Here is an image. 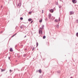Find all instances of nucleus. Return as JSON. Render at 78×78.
Returning <instances> with one entry per match:
<instances>
[{"label": "nucleus", "mask_w": 78, "mask_h": 78, "mask_svg": "<svg viewBox=\"0 0 78 78\" xmlns=\"http://www.w3.org/2000/svg\"><path fill=\"white\" fill-rule=\"evenodd\" d=\"M58 21L59 22L60 21H61V20L60 19V18H58Z\"/></svg>", "instance_id": "nucleus-22"}, {"label": "nucleus", "mask_w": 78, "mask_h": 78, "mask_svg": "<svg viewBox=\"0 0 78 78\" xmlns=\"http://www.w3.org/2000/svg\"><path fill=\"white\" fill-rule=\"evenodd\" d=\"M34 47L32 49V51H33V50H34Z\"/></svg>", "instance_id": "nucleus-27"}, {"label": "nucleus", "mask_w": 78, "mask_h": 78, "mask_svg": "<svg viewBox=\"0 0 78 78\" xmlns=\"http://www.w3.org/2000/svg\"><path fill=\"white\" fill-rule=\"evenodd\" d=\"M60 2H63V1H62V0H60Z\"/></svg>", "instance_id": "nucleus-35"}, {"label": "nucleus", "mask_w": 78, "mask_h": 78, "mask_svg": "<svg viewBox=\"0 0 78 78\" xmlns=\"http://www.w3.org/2000/svg\"><path fill=\"white\" fill-rule=\"evenodd\" d=\"M23 69H24V68H23Z\"/></svg>", "instance_id": "nucleus-44"}, {"label": "nucleus", "mask_w": 78, "mask_h": 78, "mask_svg": "<svg viewBox=\"0 0 78 78\" xmlns=\"http://www.w3.org/2000/svg\"><path fill=\"white\" fill-rule=\"evenodd\" d=\"M17 47V45H16L15 46V47L16 48Z\"/></svg>", "instance_id": "nucleus-30"}, {"label": "nucleus", "mask_w": 78, "mask_h": 78, "mask_svg": "<svg viewBox=\"0 0 78 78\" xmlns=\"http://www.w3.org/2000/svg\"><path fill=\"white\" fill-rule=\"evenodd\" d=\"M76 36H77V37H78V32L76 33Z\"/></svg>", "instance_id": "nucleus-20"}, {"label": "nucleus", "mask_w": 78, "mask_h": 78, "mask_svg": "<svg viewBox=\"0 0 78 78\" xmlns=\"http://www.w3.org/2000/svg\"><path fill=\"white\" fill-rule=\"evenodd\" d=\"M32 20V19L31 18H30L28 20V21H29V22H30V21H31Z\"/></svg>", "instance_id": "nucleus-7"}, {"label": "nucleus", "mask_w": 78, "mask_h": 78, "mask_svg": "<svg viewBox=\"0 0 78 78\" xmlns=\"http://www.w3.org/2000/svg\"><path fill=\"white\" fill-rule=\"evenodd\" d=\"M76 21L77 23H78V20H76Z\"/></svg>", "instance_id": "nucleus-25"}, {"label": "nucleus", "mask_w": 78, "mask_h": 78, "mask_svg": "<svg viewBox=\"0 0 78 78\" xmlns=\"http://www.w3.org/2000/svg\"><path fill=\"white\" fill-rule=\"evenodd\" d=\"M73 14V12L72 11H70V15H72Z\"/></svg>", "instance_id": "nucleus-8"}, {"label": "nucleus", "mask_w": 78, "mask_h": 78, "mask_svg": "<svg viewBox=\"0 0 78 78\" xmlns=\"http://www.w3.org/2000/svg\"><path fill=\"white\" fill-rule=\"evenodd\" d=\"M21 6V3H19V4H18V6Z\"/></svg>", "instance_id": "nucleus-9"}, {"label": "nucleus", "mask_w": 78, "mask_h": 78, "mask_svg": "<svg viewBox=\"0 0 78 78\" xmlns=\"http://www.w3.org/2000/svg\"><path fill=\"white\" fill-rule=\"evenodd\" d=\"M41 27H42V28H44V25H42Z\"/></svg>", "instance_id": "nucleus-23"}, {"label": "nucleus", "mask_w": 78, "mask_h": 78, "mask_svg": "<svg viewBox=\"0 0 78 78\" xmlns=\"http://www.w3.org/2000/svg\"><path fill=\"white\" fill-rule=\"evenodd\" d=\"M5 69H1V72H4V71H5Z\"/></svg>", "instance_id": "nucleus-11"}, {"label": "nucleus", "mask_w": 78, "mask_h": 78, "mask_svg": "<svg viewBox=\"0 0 78 78\" xmlns=\"http://www.w3.org/2000/svg\"><path fill=\"white\" fill-rule=\"evenodd\" d=\"M38 72L40 73H42V71L41 70V69H40L38 70Z\"/></svg>", "instance_id": "nucleus-4"}, {"label": "nucleus", "mask_w": 78, "mask_h": 78, "mask_svg": "<svg viewBox=\"0 0 78 78\" xmlns=\"http://www.w3.org/2000/svg\"><path fill=\"white\" fill-rule=\"evenodd\" d=\"M9 60L10 59V57H9Z\"/></svg>", "instance_id": "nucleus-36"}, {"label": "nucleus", "mask_w": 78, "mask_h": 78, "mask_svg": "<svg viewBox=\"0 0 78 78\" xmlns=\"http://www.w3.org/2000/svg\"><path fill=\"white\" fill-rule=\"evenodd\" d=\"M20 20H23V18L22 17H21L20 18Z\"/></svg>", "instance_id": "nucleus-18"}, {"label": "nucleus", "mask_w": 78, "mask_h": 78, "mask_svg": "<svg viewBox=\"0 0 78 78\" xmlns=\"http://www.w3.org/2000/svg\"><path fill=\"white\" fill-rule=\"evenodd\" d=\"M53 9H54V10H55L56 9H55V8L54 7V8Z\"/></svg>", "instance_id": "nucleus-34"}, {"label": "nucleus", "mask_w": 78, "mask_h": 78, "mask_svg": "<svg viewBox=\"0 0 78 78\" xmlns=\"http://www.w3.org/2000/svg\"><path fill=\"white\" fill-rule=\"evenodd\" d=\"M22 46H23V45H22Z\"/></svg>", "instance_id": "nucleus-45"}, {"label": "nucleus", "mask_w": 78, "mask_h": 78, "mask_svg": "<svg viewBox=\"0 0 78 78\" xmlns=\"http://www.w3.org/2000/svg\"><path fill=\"white\" fill-rule=\"evenodd\" d=\"M16 34H17V33H16V34H14L12 36V37H14V36H16Z\"/></svg>", "instance_id": "nucleus-12"}, {"label": "nucleus", "mask_w": 78, "mask_h": 78, "mask_svg": "<svg viewBox=\"0 0 78 78\" xmlns=\"http://www.w3.org/2000/svg\"><path fill=\"white\" fill-rule=\"evenodd\" d=\"M51 14H49L48 15V17H49V19H51Z\"/></svg>", "instance_id": "nucleus-5"}, {"label": "nucleus", "mask_w": 78, "mask_h": 78, "mask_svg": "<svg viewBox=\"0 0 78 78\" xmlns=\"http://www.w3.org/2000/svg\"><path fill=\"white\" fill-rule=\"evenodd\" d=\"M58 7L59 8H62L61 5H59Z\"/></svg>", "instance_id": "nucleus-17"}, {"label": "nucleus", "mask_w": 78, "mask_h": 78, "mask_svg": "<svg viewBox=\"0 0 78 78\" xmlns=\"http://www.w3.org/2000/svg\"><path fill=\"white\" fill-rule=\"evenodd\" d=\"M42 12V13H44V12Z\"/></svg>", "instance_id": "nucleus-43"}, {"label": "nucleus", "mask_w": 78, "mask_h": 78, "mask_svg": "<svg viewBox=\"0 0 78 78\" xmlns=\"http://www.w3.org/2000/svg\"><path fill=\"white\" fill-rule=\"evenodd\" d=\"M72 2L73 3H76L77 2V1L76 0H72Z\"/></svg>", "instance_id": "nucleus-2"}, {"label": "nucleus", "mask_w": 78, "mask_h": 78, "mask_svg": "<svg viewBox=\"0 0 78 78\" xmlns=\"http://www.w3.org/2000/svg\"><path fill=\"white\" fill-rule=\"evenodd\" d=\"M33 59H34V58H33Z\"/></svg>", "instance_id": "nucleus-42"}, {"label": "nucleus", "mask_w": 78, "mask_h": 78, "mask_svg": "<svg viewBox=\"0 0 78 78\" xmlns=\"http://www.w3.org/2000/svg\"><path fill=\"white\" fill-rule=\"evenodd\" d=\"M42 19H41V20H39V22H40V23H42Z\"/></svg>", "instance_id": "nucleus-13"}, {"label": "nucleus", "mask_w": 78, "mask_h": 78, "mask_svg": "<svg viewBox=\"0 0 78 78\" xmlns=\"http://www.w3.org/2000/svg\"><path fill=\"white\" fill-rule=\"evenodd\" d=\"M3 33V31H2L1 32V33Z\"/></svg>", "instance_id": "nucleus-38"}, {"label": "nucleus", "mask_w": 78, "mask_h": 78, "mask_svg": "<svg viewBox=\"0 0 78 78\" xmlns=\"http://www.w3.org/2000/svg\"><path fill=\"white\" fill-rule=\"evenodd\" d=\"M29 14H31V12H29Z\"/></svg>", "instance_id": "nucleus-28"}, {"label": "nucleus", "mask_w": 78, "mask_h": 78, "mask_svg": "<svg viewBox=\"0 0 78 78\" xmlns=\"http://www.w3.org/2000/svg\"><path fill=\"white\" fill-rule=\"evenodd\" d=\"M1 8H2V6H1Z\"/></svg>", "instance_id": "nucleus-39"}, {"label": "nucleus", "mask_w": 78, "mask_h": 78, "mask_svg": "<svg viewBox=\"0 0 78 78\" xmlns=\"http://www.w3.org/2000/svg\"><path fill=\"white\" fill-rule=\"evenodd\" d=\"M57 73H60L61 71H60V70H59V71H57Z\"/></svg>", "instance_id": "nucleus-15"}, {"label": "nucleus", "mask_w": 78, "mask_h": 78, "mask_svg": "<svg viewBox=\"0 0 78 78\" xmlns=\"http://www.w3.org/2000/svg\"><path fill=\"white\" fill-rule=\"evenodd\" d=\"M56 27H57V28H59V25H57L56 26Z\"/></svg>", "instance_id": "nucleus-24"}, {"label": "nucleus", "mask_w": 78, "mask_h": 78, "mask_svg": "<svg viewBox=\"0 0 78 78\" xmlns=\"http://www.w3.org/2000/svg\"><path fill=\"white\" fill-rule=\"evenodd\" d=\"M72 77H71L70 78H72Z\"/></svg>", "instance_id": "nucleus-40"}, {"label": "nucleus", "mask_w": 78, "mask_h": 78, "mask_svg": "<svg viewBox=\"0 0 78 78\" xmlns=\"http://www.w3.org/2000/svg\"><path fill=\"white\" fill-rule=\"evenodd\" d=\"M12 70H11V69L10 70V72H12Z\"/></svg>", "instance_id": "nucleus-32"}, {"label": "nucleus", "mask_w": 78, "mask_h": 78, "mask_svg": "<svg viewBox=\"0 0 78 78\" xmlns=\"http://www.w3.org/2000/svg\"><path fill=\"white\" fill-rule=\"evenodd\" d=\"M45 37H46L45 36H44L43 37V39H45Z\"/></svg>", "instance_id": "nucleus-16"}, {"label": "nucleus", "mask_w": 78, "mask_h": 78, "mask_svg": "<svg viewBox=\"0 0 78 78\" xmlns=\"http://www.w3.org/2000/svg\"><path fill=\"white\" fill-rule=\"evenodd\" d=\"M26 56H27V54H24V55L23 56L25 57Z\"/></svg>", "instance_id": "nucleus-21"}, {"label": "nucleus", "mask_w": 78, "mask_h": 78, "mask_svg": "<svg viewBox=\"0 0 78 78\" xmlns=\"http://www.w3.org/2000/svg\"><path fill=\"white\" fill-rule=\"evenodd\" d=\"M33 21H32L30 22V23H33Z\"/></svg>", "instance_id": "nucleus-29"}, {"label": "nucleus", "mask_w": 78, "mask_h": 78, "mask_svg": "<svg viewBox=\"0 0 78 78\" xmlns=\"http://www.w3.org/2000/svg\"><path fill=\"white\" fill-rule=\"evenodd\" d=\"M54 22H58V20L55 19V20Z\"/></svg>", "instance_id": "nucleus-10"}, {"label": "nucleus", "mask_w": 78, "mask_h": 78, "mask_svg": "<svg viewBox=\"0 0 78 78\" xmlns=\"http://www.w3.org/2000/svg\"><path fill=\"white\" fill-rule=\"evenodd\" d=\"M40 29H42V30H43V29H44V28L40 27V30H39V34H41H41H42V30H40Z\"/></svg>", "instance_id": "nucleus-1"}, {"label": "nucleus", "mask_w": 78, "mask_h": 78, "mask_svg": "<svg viewBox=\"0 0 78 78\" xmlns=\"http://www.w3.org/2000/svg\"><path fill=\"white\" fill-rule=\"evenodd\" d=\"M10 51H11V52L13 51V50L12 49V48H10Z\"/></svg>", "instance_id": "nucleus-6"}, {"label": "nucleus", "mask_w": 78, "mask_h": 78, "mask_svg": "<svg viewBox=\"0 0 78 78\" xmlns=\"http://www.w3.org/2000/svg\"><path fill=\"white\" fill-rule=\"evenodd\" d=\"M39 45V44H38V42H37V44H36V46H37V47H38V45Z\"/></svg>", "instance_id": "nucleus-14"}, {"label": "nucleus", "mask_w": 78, "mask_h": 78, "mask_svg": "<svg viewBox=\"0 0 78 78\" xmlns=\"http://www.w3.org/2000/svg\"><path fill=\"white\" fill-rule=\"evenodd\" d=\"M20 28L21 29H22V28H23V27L21 26Z\"/></svg>", "instance_id": "nucleus-26"}, {"label": "nucleus", "mask_w": 78, "mask_h": 78, "mask_svg": "<svg viewBox=\"0 0 78 78\" xmlns=\"http://www.w3.org/2000/svg\"><path fill=\"white\" fill-rule=\"evenodd\" d=\"M55 17H53V16H52V19H55Z\"/></svg>", "instance_id": "nucleus-19"}, {"label": "nucleus", "mask_w": 78, "mask_h": 78, "mask_svg": "<svg viewBox=\"0 0 78 78\" xmlns=\"http://www.w3.org/2000/svg\"><path fill=\"white\" fill-rule=\"evenodd\" d=\"M42 12L44 11V10H42Z\"/></svg>", "instance_id": "nucleus-41"}, {"label": "nucleus", "mask_w": 78, "mask_h": 78, "mask_svg": "<svg viewBox=\"0 0 78 78\" xmlns=\"http://www.w3.org/2000/svg\"><path fill=\"white\" fill-rule=\"evenodd\" d=\"M56 5H58V2H57V4H56Z\"/></svg>", "instance_id": "nucleus-33"}, {"label": "nucleus", "mask_w": 78, "mask_h": 78, "mask_svg": "<svg viewBox=\"0 0 78 78\" xmlns=\"http://www.w3.org/2000/svg\"><path fill=\"white\" fill-rule=\"evenodd\" d=\"M50 11L52 13H53V12H54V10L53 9H51L50 10Z\"/></svg>", "instance_id": "nucleus-3"}, {"label": "nucleus", "mask_w": 78, "mask_h": 78, "mask_svg": "<svg viewBox=\"0 0 78 78\" xmlns=\"http://www.w3.org/2000/svg\"><path fill=\"white\" fill-rule=\"evenodd\" d=\"M27 50V48L24 49V50H25V51H26V50Z\"/></svg>", "instance_id": "nucleus-31"}, {"label": "nucleus", "mask_w": 78, "mask_h": 78, "mask_svg": "<svg viewBox=\"0 0 78 78\" xmlns=\"http://www.w3.org/2000/svg\"><path fill=\"white\" fill-rule=\"evenodd\" d=\"M27 37V36H25L24 37V38H25V37Z\"/></svg>", "instance_id": "nucleus-37"}]
</instances>
